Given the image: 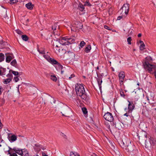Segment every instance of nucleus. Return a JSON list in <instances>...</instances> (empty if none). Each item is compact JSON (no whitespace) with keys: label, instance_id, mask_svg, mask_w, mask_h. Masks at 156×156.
<instances>
[{"label":"nucleus","instance_id":"obj_1","mask_svg":"<svg viewBox=\"0 0 156 156\" xmlns=\"http://www.w3.org/2000/svg\"><path fill=\"white\" fill-rule=\"evenodd\" d=\"M75 89L76 94L78 95L80 97L83 99L86 100L87 99V96L83 84H77L76 85Z\"/></svg>","mask_w":156,"mask_h":156},{"label":"nucleus","instance_id":"obj_2","mask_svg":"<svg viewBox=\"0 0 156 156\" xmlns=\"http://www.w3.org/2000/svg\"><path fill=\"white\" fill-rule=\"evenodd\" d=\"M144 68L150 73H154L156 79V65L149 64L147 62L144 63Z\"/></svg>","mask_w":156,"mask_h":156},{"label":"nucleus","instance_id":"obj_3","mask_svg":"<svg viewBox=\"0 0 156 156\" xmlns=\"http://www.w3.org/2000/svg\"><path fill=\"white\" fill-rule=\"evenodd\" d=\"M127 147L126 148V150H128V151L130 153V154L134 156L138 152V151L136 149H134L135 148V146L131 144L127 146Z\"/></svg>","mask_w":156,"mask_h":156},{"label":"nucleus","instance_id":"obj_4","mask_svg":"<svg viewBox=\"0 0 156 156\" xmlns=\"http://www.w3.org/2000/svg\"><path fill=\"white\" fill-rule=\"evenodd\" d=\"M61 109L63 113L66 115H65L64 114H62V115L66 117L69 116L68 115H69V113L71 112L70 108L66 105H63L61 107Z\"/></svg>","mask_w":156,"mask_h":156},{"label":"nucleus","instance_id":"obj_5","mask_svg":"<svg viewBox=\"0 0 156 156\" xmlns=\"http://www.w3.org/2000/svg\"><path fill=\"white\" fill-rule=\"evenodd\" d=\"M103 117L106 120L111 122L113 120L112 114L109 112H107L104 115Z\"/></svg>","mask_w":156,"mask_h":156},{"label":"nucleus","instance_id":"obj_6","mask_svg":"<svg viewBox=\"0 0 156 156\" xmlns=\"http://www.w3.org/2000/svg\"><path fill=\"white\" fill-rule=\"evenodd\" d=\"M97 76L98 78L97 79V80L98 82V84L100 89H101V83L102 82V78L103 77V74H98L97 73Z\"/></svg>","mask_w":156,"mask_h":156},{"label":"nucleus","instance_id":"obj_7","mask_svg":"<svg viewBox=\"0 0 156 156\" xmlns=\"http://www.w3.org/2000/svg\"><path fill=\"white\" fill-rule=\"evenodd\" d=\"M7 10L6 8H4L2 6H0V15L5 18L7 17L6 13Z\"/></svg>","mask_w":156,"mask_h":156},{"label":"nucleus","instance_id":"obj_8","mask_svg":"<svg viewBox=\"0 0 156 156\" xmlns=\"http://www.w3.org/2000/svg\"><path fill=\"white\" fill-rule=\"evenodd\" d=\"M129 5L128 3L124 4L122 6L121 8V9L123 11H124L125 14L127 15L129 12Z\"/></svg>","mask_w":156,"mask_h":156},{"label":"nucleus","instance_id":"obj_9","mask_svg":"<svg viewBox=\"0 0 156 156\" xmlns=\"http://www.w3.org/2000/svg\"><path fill=\"white\" fill-rule=\"evenodd\" d=\"M9 149L13 150L16 153L22 156L23 155V149L14 147L13 149L9 148Z\"/></svg>","mask_w":156,"mask_h":156},{"label":"nucleus","instance_id":"obj_10","mask_svg":"<svg viewBox=\"0 0 156 156\" xmlns=\"http://www.w3.org/2000/svg\"><path fill=\"white\" fill-rule=\"evenodd\" d=\"M6 56V62H7L9 63L12 59L14 58V56L12 53H7L5 54Z\"/></svg>","mask_w":156,"mask_h":156},{"label":"nucleus","instance_id":"obj_11","mask_svg":"<svg viewBox=\"0 0 156 156\" xmlns=\"http://www.w3.org/2000/svg\"><path fill=\"white\" fill-rule=\"evenodd\" d=\"M129 104L128 105V113H130L132 112L135 106L134 105L133 101H128Z\"/></svg>","mask_w":156,"mask_h":156},{"label":"nucleus","instance_id":"obj_12","mask_svg":"<svg viewBox=\"0 0 156 156\" xmlns=\"http://www.w3.org/2000/svg\"><path fill=\"white\" fill-rule=\"evenodd\" d=\"M58 39L57 41H58L62 45H68L67 38H65V37H63L61 39Z\"/></svg>","mask_w":156,"mask_h":156},{"label":"nucleus","instance_id":"obj_13","mask_svg":"<svg viewBox=\"0 0 156 156\" xmlns=\"http://www.w3.org/2000/svg\"><path fill=\"white\" fill-rule=\"evenodd\" d=\"M65 53L67 55L69 59H73L75 57V55L73 52L70 51L65 52Z\"/></svg>","mask_w":156,"mask_h":156},{"label":"nucleus","instance_id":"obj_14","mask_svg":"<svg viewBox=\"0 0 156 156\" xmlns=\"http://www.w3.org/2000/svg\"><path fill=\"white\" fill-rule=\"evenodd\" d=\"M74 24L75 26L79 29H81L83 27V25L82 23L79 21H75L74 22Z\"/></svg>","mask_w":156,"mask_h":156},{"label":"nucleus","instance_id":"obj_15","mask_svg":"<svg viewBox=\"0 0 156 156\" xmlns=\"http://www.w3.org/2000/svg\"><path fill=\"white\" fill-rule=\"evenodd\" d=\"M76 38L74 36H72L69 38H67L68 45L71 44L74 42Z\"/></svg>","mask_w":156,"mask_h":156},{"label":"nucleus","instance_id":"obj_16","mask_svg":"<svg viewBox=\"0 0 156 156\" xmlns=\"http://www.w3.org/2000/svg\"><path fill=\"white\" fill-rule=\"evenodd\" d=\"M8 138L11 142L15 141L17 140V137L15 135H12L11 136H8Z\"/></svg>","mask_w":156,"mask_h":156},{"label":"nucleus","instance_id":"obj_17","mask_svg":"<svg viewBox=\"0 0 156 156\" xmlns=\"http://www.w3.org/2000/svg\"><path fill=\"white\" fill-rule=\"evenodd\" d=\"M84 6V5L80 2L78 5L77 9L81 12L85 11Z\"/></svg>","mask_w":156,"mask_h":156},{"label":"nucleus","instance_id":"obj_18","mask_svg":"<svg viewBox=\"0 0 156 156\" xmlns=\"http://www.w3.org/2000/svg\"><path fill=\"white\" fill-rule=\"evenodd\" d=\"M41 147L42 146L41 145L37 144H35L34 146V150L38 151L41 150Z\"/></svg>","mask_w":156,"mask_h":156},{"label":"nucleus","instance_id":"obj_19","mask_svg":"<svg viewBox=\"0 0 156 156\" xmlns=\"http://www.w3.org/2000/svg\"><path fill=\"white\" fill-rule=\"evenodd\" d=\"M26 6L28 9L31 10L33 9L34 5L31 2H29L26 5Z\"/></svg>","mask_w":156,"mask_h":156},{"label":"nucleus","instance_id":"obj_20","mask_svg":"<svg viewBox=\"0 0 156 156\" xmlns=\"http://www.w3.org/2000/svg\"><path fill=\"white\" fill-rule=\"evenodd\" d=\"M149 139L150 140L149 141L151 144L154 145L156 141V138L151 136H150L149 138Z\"/></svg>","mask_w":156,"mask_h":156},{"label":"nucleus","instance_id":"obj_21","mask_svg":"<svg viewBox=\"0 0 156 156\" xmlns=\"http://www.w3.org/2000/svg\"><path fill=\"white\" fill-rule=\"evenodd\" d=\"M125 77L124 72L123 71L120 72L119 75V79H124Z\"/></svg>","mask_w":156,"mask_h":156},{"label":"nucleus","instance_id":"obj_22","mask_svg":"<svg viewBox=\"0 0 156 156\" xmlns=\"http://www.w3.org/2000/svg\"><path fill=\"white\" fill-rule=\"evenodd\" d=\"M91 48V45H89L85 48L84 51L86 53H88L90 52Z\"/></svg>","mask_w":156,"mask_h":156},{"label":"nucleus","instance_id":"obj_23","mask_svg":"<svg viewBox=\"0 0 156 156\" xmlns=\"http://www.w3.org/2000/svg\"><path fill=\"white\" fill-rule=\"evenodd\" d=\"M49 62L53 65H56L58 63V62L56 60L52 58L50 60Z\"/></svg>","mask_w":156,"mask_h":156},{"label":"nucleus","instance_id":"obj_24","mask_svg":"<svg viewBox=\"0 0 156 156\" xmlns=\"http://www.w3.org/2000/svg\"><path fill=\"white\" fill-rule=\"evenodd\" d=\"M37 50L40 54H45V50L43 48H41L39 49V47H38L37 48Z\"/></svg>","mask_w":156,"mask_h":156},{"label":"nucleus","instance_id":"obj_25","mask_svg":"<svg viewBox=\"0 0 156 156\" xmlns=\"http://www.w3.org/2000/svg\"><path fill=\"white\" fill-rule=\"evenodd\" d=\"M12 80V78H8L5 79H4V81H3L4 83L5 84H7L8 83L10 82Z\"/></svg>","mask_w":156,"mask_h":156},{"label":"nucleus","instance_id":"obj_26","mask_svg":"<svg viewBox=\"0 0 156 156\" xmlns=\"http://www.w3.org/2000/svg\"><path fill=\"white\" fill-rule=\"evenodd\" d=\"M5 56L4 54L2 53H0V62L4 60Z\"/></svg>","mask_w":156,"mask_h":156},{"label":"nucleus","instance_id":"obj_27","mask_svg":"<svg viewBox=\"0 0 156 156\" xmlns=\"http://www.w3.org/2000/svg\"><path fill=\"white\" fill-rule=\"evenodd\" d=\"M11 65L14 66L15 67H16V66L17 65V62L16 59H13L10 63Z\"/></svg>","mask_w":156,"mask_h":156},{"label":"nucleus","instance_id":"obj_28","mask_svg":"<svg viewBox=\"0 0 156 156\" xmlns=\"http://www.w3.org/2000/svg\"><path fill=\"white\" fill-rule=\"evenodd\" d=\"M145 59H146V60H145V62L143 63V65L144 66V64L146 62H147L149 64H150L148 62V61H152V58L151 57H147Z\"/></svg>","mask_w":156,"mask_h":156},{"label":"nucleus","instance_id":"obj_29","mask_svg":"<svg viewBox=\"0 0 156 156\" xmlns=\"http://www.w3.org/2000/svg\"><path fill=\"white\" fill-rule=\"evenodd\" d=\"M23 155L22 156H29V153L27 149H23Z\"/></svg>","mask_w":156,"mask_h":156},{"label":"nucleus","instance_id":"obj_30","mask_svg":"<svg viewBox=\"0 0 156 156\" xmlns=\"http://www.w3.org/2000/svg\"><path fill=\"white\" fill-rule=\"evenodd\" d=\"M22 39L25 41H27L28 40L29 37L26 35H23L22 36Z\"/></svg>","mask_w":156,"mask_h":156},{"label":"nucleus","instance_id":"obj_31","mask_svg":"<svg viewBox=\"0 0 156 156\" xmlns=\"http://www.w3.org/2000/svg\"><path fill=\"white\" fill-rule=\"evenodd\" d=\"M120 94L121 97L125 98V95L124 94V93L122 89H121L119 90Z\"/></svg>","mask_w":156,"mask_h":156},{"label":"nucleus","instance_id":"obj_32","mask_svg":"<svg viewBox=\"0 0 156 156\" xmlns=\"http://www.w3.org/2000/svg\"><path fill=\"white\" fill-rule=\"evenodd\" d=\"M44 57L45 58L48 62H49L50 60L51 59V58H50L49 56L47 55H43Z\"/></svg>","mask_w":156,"mask_h":156},{"label":"nucleus","instance_id":"obj_33","mask_svg":"<svg viewBox=\"0 0 156 156\" xmlns=\"http://www.w3.org/2000/svg\"><path fill=\"white\" fill-rule=\"evenodd\" d=\"M84 6H87L90 7L91 6V4L90 3L88 0H87L84 2Z\"/></svg>","mask_w":156,"mask_h":156},{"label":"nucleus","instance_id":"obj_34","mask_svg":"<svg viewBox=\"0 0 156 156\" xmlns=\"http://www.w3.org/2000/svg\"><path fill=\"white\" fill-rule=\"evenodd\" d=\"M9 73H12L15 76H17L19 74V73L18 72L15 71H13L12 70H11V69H10L9 70Z\"/></svg>","mask_w":156,"mask_h":156},{"label":"nucleus","instance_id":"obj_35","mask_svg":"<svg viewBox=\"0 0 156 156\" xmlns=\"http://www.w3.org/2000/svg\"><path fill=\"white\" fill-rule=\"evenodd\" d=\"M50 78L52 80L56 81L57 79L55 75H51L50 76Z\"/></svg>","mask_w":156,"mask_h":156},{"label":"nucleus","instance_id":"obj_36","mask_svg":"<svg viewBox=\"0 0 156 156\" xmlns=\"http://www.w3.org/2000/svg\"><path fill=\"white\" fill-rule=\"evenodd\" d=\"M8 154L10 155V156H18L16 152L11 153L9 150L8 151Z\"/></svg>","mask_w":156,"mask_h":156},{"label":"nucleus","instance_id":"obj_37","mask_svg":"<svg viewBox=\"0 0 156 156\" xmlns=\"http://www.w3.org/2000/svg\"><path fill=\"white\" fill-rule=\"evenodd\" d=\"M1 69H2V75H5V72L6 71V69L5 68L2 67H0Z\"/></svg>","mask_w":156,"mask_h":156},{"label":"nucleus","instance_id":"obj_38","mask_svg":"<svg viewBox=\"0 0 156 156\" xmlns=\"http://www.w3.org/2000/svg\"><path fill=\"white\" fill-rule=\"evenodd\" d=\"M120 124V122L114 124V125H115V127L116 128H117L119 129H120L121 128V127L119 126V124Z\"/></svg>","mask_w":156,"mask_h":156},{"label":"nucleus","instance_id":"obj_39","mask_svg":"<svg viewBox=\"0 0 156 156\" xmlns=\"http://www.w3.org/2000/svg\"><path fill=\"white\" fill-rule=\"evenodd\" d=\"M64 50L63 49H61L60 48H56L55 52L57 53H59L60 52H62V51H63Z\"/></svg>","mask_w":156,"mask_h":156},{"label":"nucleus","instance_id":"obj_40","mask_svg":"<svg viewBox=\"0 0 156 156\" xmlns=\"http://www.w3.org/2000/svg\"><path fill=\"white\" fill-rule=\"evenodd\" d=\"M86 44V43L83 41H81L80 44V46L82 48Z\"/></svg>","mask_w":156,"mask_h":156},{"label":"nucleus","instance_id":"obj_41","mask_svg":"<svg viewBox=\"0 0 156 156\" xmlns=\"http://www.w3.org/2000/svg\"><path fill=\"white\" fill-rule=\"evenodd\" d=\"M145 47V45L144 44V43L143 44H141L140 46V48L141 50L143 51L144 49V47Z\"/></svg>","mask_w":156,"mask_h":156},{"label":"nucleus","instance_id":"obj_42","mask_svg":"<svg viewBox=\"0 0 156 156\" xmlns=\"http://www.w3.org/2000/svg\"><path fill=\"white\" fill-rule=\"evenodd\" d=\"M82 111L84 114H86L87 113V108L85 107H83L82 108Z\"/></svg>","mask_w":156,"mask_h":156},{"label":"nucleus","instance_id":"obj_43","mask_svg":"<svg viewBox=\"0 0 156 156\" xmlns=\"http://www.w3.org/2000/svg\"><path fill=\"white\" fill-rule=\"evenodd\" d=\"M132 41L131 37H128L127 39V41L128 42V44H131V41Z\"/></svg>","mask_w":156,"mask_h":156},{"label":"nucleus","instance_id":"obj_44","mask_svg":"<svg viewBox=\"0 0 156 156\" xmlns=\"http://www.w3.org/2000/svg\"><path fill=\"white\" fill-rule=\"evenodd\" d=\"M18 0H10V4H13L18 2Z\"/></svg>","mask_w":156,"mask_h":156},{"label":"nucleus","instance_id":"obj_45","mask_svg":"<svg viewBox=\"0 0 156 156\" xmlns=\"http://www.w3.org/2000/svg\"><path fill=\"white\" fill-rule=\"evenodd\" d=\"M58 66L59 69H63V66L60 63L58 62V63L56 64Z\"/></svg>","mask_w":156,"mask_h":156},{"label":"nucleus","instance_id":"obj_46","mask_svg":"<svg viewBox=\"0 0 156 156\" xmlns=\"http://www.w3.org/2000/svg\"><path fill=\"white\" fill-rule=\"evenodd\" d=\"M58 26V24L57 23H55L54 25L52 27V29L53 30H55L56 29V27L57 26Z\"/></svg>","mask_w":156,"mask_h":156},{"label":"nucleus","instance_id":"obj_47","mask_svg":"<svg viewBox=\"0 0 156 156\" xmlns=\"http://www.w3.org/2000/svg\"><path fill=\"white\" fill-rule=\"evenodd\" d=\"M6 76L7 77H9V78H11L12 79V77H13V75L11 73H8L6 75Z\"/></svg>","mask_w":156,"mask_h":156},{"label":"nucleus","instance_id":"obj_48","mask_svg":"<svg viewBox=\"0 0 156 156\" xmlns=\"http://www.w3.org/2000/svg\"><path fill=\"white\" fill-rule=\"evenodd\" d=\"M56 100H54V98L51 97V102L52 104L55 103Z\"/></svg>","mask_w":156,"mask_h":156},{"label":"nucleus","instance_id":"obj_49","mask_svg":"<svg viewBox=\"0 0 156 156\" xmlns=\"http://www.w3.org/2000/svg\"><path fill=\"white\" fill-rule=\"evenodd\" d=\"M4 90V89L2 86H0V95H1L2 92Z\"/></svg>","mask_w":156,"mask_h":156},{"label":"nucleus","instance_id":"obj_50","mask_svg":"<svg viewBox=\"0 0 156 156\" xmlns=\"http://www.w3.org/2000/svg\"><path fill=\"white\" fill-rule=\"evenodd\" d=\"M16 32L19 34H21L23 33L19 30H16Z\"/></svg>","mask_w":156,"mask_h":156},{"label":"nucleus","instance_id":"obj_51","mask_svg":"<svg viewBox=\"0 0 156 156\" xmlns=\"http://www.w3.org/2000/svg\"><path fill=\"white\" fill-rule=\"evenodd\" d=\"M19 80V79L17 77H14L13 79V80L15 81L16 82H18Z\"/></svg>","mask_w":156,"mask_h":156},{"label":"nucleus","instance_id":"obj_52","mask_svg":"<svg viewBox=\"0 0 156 156\" xmlns=\"http://www.w3.org/2000/svg\"><path fill=\"white\" fill-rule=\"evenodd\" d=\"M104 28L105 29H106L108 30H110L111 29L109 27H108V26H106V25H105L104 26Z\"/></svg>","mask_w":156,"mask_h":156},{"label":"nucleus","instance_id":"obj_53","mask_svg":"<svg viewBox=\"0 0 156 156\" xmlns=\"http://www.w3.org/2000/svg\"><path fill=\"white\" fill-rule=\"evenodd\" d=\"M4 42L2 40V38H1V39H0V44H2Z\"/></svg>","mask_w":156,"mask_h":156},{"label":"nucleus","instance_id":"obj_54","mask_svg":"<svg viewBox=\"0 0 156 156\" xmlns=\"http://www.w3.org/2000/svg\"><path fill=\"white\" fill-rule=\"evenodd\" d=\"M122 16H119L117 18V20H119L121 19H122Z\"/></svg>","mask_w":156,"mask_h":156},{"label":"nucleus","instance_id":"obj_55","mask_svg":"<svg viewBox=\"0 0 156 156\" xmlns=\"http://www.w3.org/2000/svg\"><path fill=\"white\" fill-rule=\"evenodd\" d=\"M42 156H48L47 155H46L44 152H42Z\"/></svg>","mask_w":156,"mask_h":156},{"label":"nucleus","instance_id":"obj_56","mask_svg":"<svg viewBox=\"0 0 156 156\" xmlns=\"http://www.w3.org/2000/svg\"><path fill=\"white\" fill-rule=\"evenodd\" d=\"M75 154V153L74 152H71L70 153V156H72V155H74V154Z\"/></svg>","mask_w":156,"mask_h":156},{"label":"nucleus","instance_id":"obj_57","mask_svg":"<svg viewBox=\"0 0 156 156\" xmlns=\"http://www.w3.org/2000/svg\"><path fill=\"white\" fill-rule=\"evenodd\" d=\"M75 154H74L75 156H80V155L76 152H74Z\"/></svg>","mask_w":156,"mask_h":156},{"label":"nucleus","instance_id":"obj_58","mask_svg":"<svg viewBox=\"0 0 156 156\" xmlns=\"http://www.w3.org/2000/svg\"><path fill=\"white\" fill-rule=\"evenodd\" d=\"M91 156H98L96 154L93 153L91 154Z\"/></svg>","mask_w":156,"mask_h":156},{"label":"nucleus","instance_id":"obj_59","mask_svg":"<svg viewBox=\"0 0 156 156\" xmlns=\"http://www.w3.org/2000/svg\"><path fill=\"white\" fill-rule=\"evenodd\" d=\"M108 127V129H109V130H110V132H111V129H110V126L109 125H108V127Z\"/></svg>","mask_w":156,"mask_h":156},{"label":"nucleus","instance_id":"obj_60","mask_svg":"<svg viewBox=\"0 0 156 156\" xmlns=\"http://www.w3.org/2000/svg\"><path fill=\"white\" fill-rule=\"evenodd\" d=\"M146 98H147V100L149 103V98L148 96H146Z\"/></svg>","mask_w":156,"mask_h":156},{"label":"nucleus","instance_id":"obj_61","mask_svg":"<svg viewBox=\"0 0 156 156\" xmlns=\"http://www.w3.org/2000/svg\"><path fill=\"white\" fill-rule=\"evenodd\" d=\"M141 35H142L141 34H140H140H138V37H141Z\"/></svg>","mask_w":156,"mask_h":156},{"label":"nucleus","instance_id":"obj_62","mask_svg":"<svg viewBox=\"0 0 156 156\" xmlns=\"http://www.w3.org/2000/svg\"><path fill=\"white\" fill-rule=\"evenodd\" d=\"M124 115L128 117L129 116V115L127 113H126L124 114Z\"/></svg>","mask_w":156,"mask_h":156},{"label":"nucleus","instance_id":"obj_63","mask_svg":"<svg viewBox=\"0 0 156 156\" xmlns=\"http://www.w3.org/2000/svg\"><path fill=\"white\" fill-rule=\"evenodd\" d=\"M74 76L75 75L74 74H72L70 76V77H72V78L74 77Z\"/></svg>","mask_w":156,"mask_h":156},{"label":"nucleus","instance_id":"obj_64","mask_svg":"<svg viewBox=\"0 0 156 156\" xmlns=\"http://www.w3.org/2000/svg\"><path fill=\"white\" fill-rule=\"evenodd\" d=\"M139 42L140 43H141V44H143V43H144L142 41H141V40H140L139 41Z\"/></svg>","mask_w":156,"mask_h":156}]
</instances>
